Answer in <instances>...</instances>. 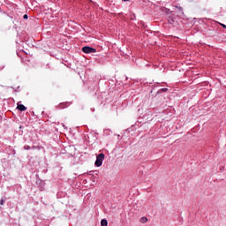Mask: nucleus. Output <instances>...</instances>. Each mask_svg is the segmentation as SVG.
Instances as JSON below:
<instances>
[{
	"instance_id": "1",
	"label": "nucleus",
	"mask_w": 226,
	"mask_h": 226,
	"mask_svg": "<svg viewBox=\"0 0 226 226\" xmlns=\"http://www.w3.org/2000/svg\"><path fill=\"white\" fill-rule=\"evenodd\" d=\"M103 160H105V154H99L96 156V160L94 162L95 167H102L103 165Z\"/></svg>"
},
{
	"instance_id": "2",
	"label": "nucleus",
	"mask_w": 226,
	"mask_h": 226,
	"mask_svg": "<svg viewBox=\"0 0 226 226\" xmlns=\"http://www.w3.org/2000/svg\"><path fill=\"white\" fill-rule=\"evenodd\" d=\"M168 22L171 26H176L177 24V16L174 13L170 14L168 18Z\"/></svg>"
},
{
	"instance_id": "3",
	"label": "nucleus",
	"mask_w": 226,
	"mask_h": 226,
	"mask_svg": "<svg viewBox=\"0 0 226 226\" xmlns=\"http://www.w3.org/2000/svg\"><path fill=\"white\" fill-rule=\"evenodd\" d=\"M82 52H84L85 54H95L96 49L89 46H84L82 48Z\"/></svg>"
},
{
	"instance_id": "4",
	"label": "nucleus",
	"mask_w": 226,
	"mask_h": 226,
	"mask_svg": "<svg viewBox=\"0 0 226 226\" xmlns=\"http://www.w3.org/2000/svg\"><path fill=\"white\" fill-rule=\"evenodd\" d=\"M17 109L20 112H24V110H27V108L26 106H24V104H20V102H18Z\"/></svg>"
},
{
	"instance_id": "5",
	"label": "nucleus",
	"mask_w": 226,
	"mask_h": 226,
	"mask_svg": "<svg viewBox=\"0 0 226 226\" xmlns=\"http://www.w3.org/2000/svg\"><path fill=\"white\" fill-rule=\"evenodd\" d=\"M72 102H62L58 105V109H66L67 107H70Z\"/></svg>"
},
{
	"instance_id": "6",
	"label": "nucleus",
	"mask_w": 226,
	"mask_h": 226,
	"mask_svg": "<svg viewBox=\"0 0 226 226\" xmlns=\"http://www.w3.org/2000/svg\"><path fill=\"white\" fill-rule=\"evenodd\" d=\"M107 225H109V222L107 221V219H102L101 226H107Z\"/></svg>"
},
{
	"instance_id": "7",
	"label": "nucleus",
	"mask_w": 226,
	"mask_h": 226,
	"mask_svg": "<svg viewBox=\"0 0 226 226\" xmlns=\"http://www.w3.org/2000/svg\"><path fill=\"white\" fill-rule=\"evenodd\" d=\"M139 222H140L141 223H147V217H141L140 220H139Z\"/></svg>"
},
{
	"instance_id": "8",
	"label": "nucleus",
	"mask_w": 226,
	"mask_h": 226,
	"mask_svg": "<svg viewBox=\"0 0 226 226\" xmlns=\"http://www.w3.org/2000/svg\"><path fill=\"white\" fill-rule=\"evenodd\" d=\"M5 201H6V198H2L0 200V206H4Z\"/></svg>"
},
{
	"instance_id": "9",
	"label": "nucleus",
	"mask_w": 226,
	"mask_h": 226,
	"mask_svg": "<svg viewBox=\"0 0 226 226\" xmlns=\"http://www.w3.org/2000/svg\"><path fill=\"white\" fill-rule=\"evenodd\" d=\"M24 149H25L26 151H29V149H31V147H29V145H26V146L24 147Z\"/></svg>"
},
{
	"instance_id": "10",
	"label": "nucleus",
	"mask_w": 226,
	"mask_h": 226,
	"mask_svg": "<svg viewBox=\"0 0 226 226\" xmlns=\"http://www.w3.org/2000/svg\"><path fill=\"white\" fill-rule=\"evenodd\" d=\"M23 19H24L25 20H27V19H29V16H27V14H25V15L23 16Z\"/></svg>"
},
{
	"instance_id": "11",
	"label": "nucleus",
	"mask_w": 226,
	"mask_h": 226,
	"mask_svg": "<svg viewBox=\"0 0 226 226\" xmlns=\"http://www.w3.org/2000/svg\"><path fill=\"white\" fill-rule=\"evenodd\" d=\"M220 25H221L222 27H223V29H226V25L225 24L221 23Z\"/></svg>"
},
{
	"instance_id": "12",
	"label": "nucleus",
	"mask_w": 226,
	"mask_h": 226,
	"mask_svg": "<svg viewBox=\"0 0 226 226\" xmlns=\"http://www.w3.org/2000/svg\"><path fill=\"white\" fill-rule=\"evenodd\" d=\"M162 91H163V93H167V91H169L168 88H162Z\"/></svg>"
},
{
	"instance_id": "13",
	"label": "nucleus",
	"mask_w": 226,
	"mask_h": 226,
	"mask_svg": "<svg viewBox=\"0 0 226 226\" xmlns=\"http://www.w3.org/2000/svg\"><path fill=\"white\" fill-rule=\"evenodd\" d=\"M124 3H126V1H129V0H123Z\"/></svg>"
}]
</instances>
